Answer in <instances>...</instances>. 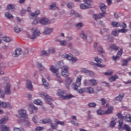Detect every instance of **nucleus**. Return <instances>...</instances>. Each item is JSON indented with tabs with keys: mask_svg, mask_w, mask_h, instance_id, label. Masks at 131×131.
Listing matches in <instances>:
<instances>
[{
	"mask_svg": "<svg viewBox=\"0 0 131 131\" xmlns=\"http://www.w3.org/2000/svg\"><path fill=\"white\" fill-rule=\"evenodd\" d=\"M62 69L61 74L63 77H65L67 79L66 80V86L68 88V85H70L71 84V82H72V80L71 78L69 77V71L68 70V67L67 66H63L61 68Z\"/></svg>",
	"mask_w": 131,
	"mask_h": 131,
	"instance_id": "nucleus-1",
	"label": "nucleus"
},
{
	"mask_svg": "<svg viewBox=\"0 0 131 131\" xmlns=\"http://www.w3.org/2000/svg\"><path fill=\"white\" fill-rule=\"evenodd\" d=\"M99 8L102 13H100L98 15L94 14L93 17L95 20H97V19H101L106 16V9H107V6L103 3H100L99 5Z\"/></svg>",
	"mask_w": 131,
	"mask_h": 131,
	"instance_id": "nucleus-2",
	"label": "nucleus"
},
{
	"mask_svg": "<svg viewBox=\"0 0 131 131\" xmlns=\"http://www.w3.org/2000/svg\"><path fill=\"white\" fill-rule=\"evenodd\" d=\"M57 96L59 98H62L63 100H68V99H71L73 98V96L70 94L69 95H66V91H64L61 89H58L57 93Z\"/></svg>",
	"mask_w": 131,
	"mask_h": 131,
	"instance_id": "nucleus-3",
	"label": "nucleus"
},
{
	"mask_svg": "<svg viewBox=\"0 0 131 131\" xmlns=\"http://www.w3.org/2000/svg\"><path fill=\"white\" fill-rule=\"evenodd\" d=\"M31 31L33 32L32 36H31L29 34H27L28 37L31 39H35V38L40 35V31L37 29L36 28H32L31 29Z\"/></svg>",
	"mask_w": 131,
	"mask_h": 131,
	"instance_id": "nucleus-4",
	"label": "nucleus"
},
{
	"mask_svg": "<svg viewBox=\"0 0 131 131\" xmlns=\"http://www.w3.org/2000/svg\"><path fill=\"white\" fill-rule=\"evenodd\" d=\"M81 79H82V76L79 75L77 77L76 82L72 84V88L74 91H77L81 85Z\"/></svg>",
	"mask_w": 131,
	"mask_h": 131,
	"instance_id": "nucleus-5",
	"label": "nucleus"
},
{
	"mask_svg": "<svg viewBox=\"0 0 131 131\" xmlns=\"http://www.w3.org/2000/svg\"><path fill=\"white\" fill-rule=\"evenodd\" d=\"M40 96L41 98H43L45 99V100L48 102V104L50 105L52 108H54V105H53V103H51V102H53V98L48 95H47V94L43 93L40 94Z\"/></svg>",
	"mask_w": 131,
	"mask_h": 131,
	"instance_id": "nucleus-6",
	"label": "nucleus"
},
{
	"mask_svg": "<svg viewBox=\"0 0 131 131\" xmlns=\"http://www.w3.org/2000/svg\"><path fill=\"white\" fill-rule=\"evenodd\" d=\"M113 110L114 108L113 107V106H110L108 107L107 110L105 112H104L102 111V110L100 109L97 111V114H98V115H104V114H110V113H112V112H113Z\"/></svg>",
	"mask_w": 131,
	"mask_h": 131,
	"instance_id": "nucleus-7",
	"label": "nucleus"
},
{
	"mask_svg": "<svg viewBox=\"0 0 131 131\" xmlns=\"http://www.w3.org/2000/svg\"><path fill=\"white\" fill-rule=\"evenodd\" d=\"M94 61L97 62V63H95L93 62H91L90 64L91 65H95V66H97V67H99L100 68H103V67H105V65L101 64L103 60L101 58H99L98 57H95L94 58Z\"/></svg>",
	"mask_w": 131,
	"mask_h": 131,
	"instance_id": "nucleus-8",
	"label": "nucleus"
},
{
	"mask_svg": "<svg viewBox=\"0 0 131 131\" xmlns=\"http://www.w3.org/2000/svg\"><path fill=\"white\" fill-rule=\"evenodd\" d=\"M85 4H82L80 5V9H89V8H92V1L91 0H83Z\"/></svg>",
	"mask_w": 131,
	"mask_h": 131,
	"instance_id": "nucleus-9",
	"label": "nucleus"
},
{
	"mask_svg": "<svg viewBox=\"0 0 131 131\" xmlns=\"http://www.w3.org/2000/svg\"><path fill=\"white\" fill-rule=\"evenodd\" d=\"M62 58H66L67 60H69L70 61H71L72 63H75L76 61H77V58L76 57H73V55H68L66 53H64L61 55Z\"/></svg>",
	"mask_w": 131,
	"mask_h": 131,
	"instance_id": "nucleus-10",
	"label": "nucleus"
},
{
	"mask_svg": "<svg viewBox=\"0 0 131 131\" xmlns=\"http://www.w3.org/2000/svg\"><path fill=\"white\" fill-rule=\"evenodd\" d=\"M98 82L97 80H95L94 79H90L89 80H84V85H96Z\"/></svg>",
	"mask_w": 131,
	"mask_h": 131,
	"instance_id": "nucleus-11",
	"label": "nucleus"
},
{
	"mask_svg": "<svg viewBox=\"0 0 131 131\" xmlns=\"http://www.w3.org/2000/svg\"><path fill=\"white\" fill-rule=\"evenodd\" d=\"M18 113L20 116V118H23V119L28 118V115L26 113V111L21 109L18 111Z\"/></svg>",
	"mask_w": 131,
	"mask_h": 131,
	"instance_id": "nucleus-12",
	"label": "nucleus"
},
{
	"mask_svg": "<svg viewBox=\"0 0 131 131\" xmlns=\"http://www.w3.org/2000/svg\"><path fill=\"white\" fill-rule=\"evenodd\" d=\"M55 48H52L51 49H49L48 51H42L41 52V56H49L50 54H54L55 53Z\"/></svg>",
	"mask_w": 131,
	"mask_h": 131,
	"instance_id": "nucleus-13",
	"label": "nucleus"
},
{
	"mask_svg": "<svg viewBox=\"0 0 131 131\" xmlns=\"http://www.w3.org/2000/svg\"><path fill=\"white\" fill-rule=\"evenodd\" d=\"M31 8L30 7H28L27 8V12H29V14L30 15V16H32V17H37L38 16L39 14H40V12L39 10H36L35 11V13L31 12Z\"/></svg>",
	"mask_w": 131,
	"mask_h": 131,
	"instance_id": "nucleus-14",
	"label": "nucleus"
},
{
	"mask_svg": "<svg viewBox=\"0 0 131 131\" xmlns=\"http://www.w3.org/2000/svg\"><path fill=\"white\" fill-rule=\"evenodd\" d=\"M80 36L83 39H86L87 42L88 43H91V42L92 40V39L91 37H88L86 38V36L84 34V32L83 31H82L81 33L80 34Z\"/></svg>",
	"mask_w": 131,
	"mask_h": 131,
	"instance_id": "nucleus-15",
	"label": "nucleus"
},
{
	"mask_svg": "<svg viewBox=\"0 0 131 131\" xmlns=\"http://www.w3.org/2000/svg\"><path fill=\"white\" fill-rule=\"evenodd\" d=\"M127 31V30L125 29H122L121 30H115L112 31V33L114 36H117L119 32H122V33H124Z\"/></svg>",
	"mask_w": 131,
	"mask_h": 131,
	"instance_id": "nucleus-16",
	"label": "nucleus"
},
{
	"mask_svg": "<svg viewBox=\"0 0 131 131\" xmlns=\"http://www.w3.org/2000/svg\"><path fill=\"white\" fill-rule=\"evenodd\" d=\"M4 91L6 95H11V84H10V83H6Z\"/></svg>",
	"mask_w": 131,
	"mask_h": 131,
	"instance_id": "nucleus-17",
	"label": "nucleus"
},
{
	"mask_svg": "<svg viewBox=\"0 0 131 131\" xmlns=\"http://www.w3.org/2000/svg\"><path fill=\"white\" fill-rule=\"evenodd\" d=\"M0 107H2V108H9V109H11L12 108V106L10 103L8 102H4L0 100Z\"/></svg>",
	"mask_w": 131,
	"mask_h": 131,
	"instance_id": "nucleus-18",
	"label": "nucleus"
},
{
	"mask_svg": "<svg viewBox=\"0 0 131 131\" xmlns=\"http://www.w3.org/2000/svg\"><path fill=\"white\" fill-rule=\"evenodd\" d=\"M39 23L42 25H48L51 23V21L48 18H43L40 19Z\"/></svg>",
	"mask_w": 131,
	"mask_h": 131,
	"instance_id": "nucleus-19",
	"label": "nucleus"
},
{
	"mask_svg": "<svg viewBox=\"0 0 131 131\" xmlns=\"http://www.w3.org/2000/svg\"><path fill=\"white\" fill-rule=\"evenodd\" d=\"M23 52L22 51V49L20 48L16 49L15 51V53L12 54L13 57L17 58V57H19L21 54H22Z\"/></svg>",
	"mask_w": 131,
	"mask_h": 131,
	"instance_id": "nucleus-20",
	"label": "nucleus"
},
{
	"mask_svg": "<svg viewBox=\"0 0 131 131\" xmlns=\"http://www.w3.org/2000/svg\"><path fill=\"white\" fill-rule=\"evenodd\" d=\"M50 70L53 72V73H55L56 74V77H60L61 76L60 74H59L58 69H56L54 66H51L50 68Z\"/></svg>",
	"mask_w": 131,
	"mask_h": 131,
	"instance_id": "nucleus-21",
	"label": "nucleus"
},
{
	"mask_svg": "<svg viewBox=\"0 0 131 131\" xmlns=\"http://www.w3.org/2000/svg\"><path fill=\"white\" fill-rule=\"evenodd\" d=\"M29 106L31 108L30 110V114H33V113H36V112H37V111L38 110L37 107L33 105V104H30Z\"/></svg>",
	"mask_w": 131,
	"mask_h": 131,
	"instance_id": "nucleus-22",
	"label": "nucleus"
},
{
	"mask_svg": "<svg viewBox=\"0 0 131 131\" xmlns=\"http://www.w3.org/2000/svg\"><path fill=\"white\" fill-rule=\"evenodd\" d=\"M108 50L110 51H118L119 50V47L115 44H111L108 47Z\"/></svg>",
	"mask_w": 131,
	"mask_h": 131,
	"instance_id": "nucleus-23",
	"label": "nucleus"
},
{
	"mask_svg": "<svg viewBox=\"0 0 131 131\" xmlns=\"http://www.w3.org/2000/svg\"><path fill=\"white\" fill-rule=\"evenodd\" d=\"M123 97H124V94L121 93L118 96H117L115 98V100L117 103H118V102H121V101H122V99H123Z\"/></svg>",
	"mask_w": 131,
	"mask_h": 131,
	"instance_id": "nucleus-24",
	"label": "nucleus"
},
{
	"mask_svg": "<svg viewBox=\"0 0 131 131\" xmlns=\"http://www.w3.org/2000/svg\"><path fill=\"white\" fill-rule=\"evenodd\" d=\"M81 72L82 73H86V74H88V75H90L91 76L94 75V73L93 72L88 70L85 68H82L81 70Z\"/></svg>",
	"mask_w": 131,
	"mask_h": 131,
	"instance_id": "nucleus-25",
	"label": "nucleus"
},
{
	"mask_svg": "<svg viewBox=\"0 0 131 131\" xmlns=\"http://www.w3.org/2000/svg\"><path fill=\"white\" fill-rule=\"evenodd\" d=\"M26 86L28 90L29 91H32L33 87L32 86V83L31 82V81L29 80H27Z\"/></svg>",
	"mask_w": 131,
	"mask_h": 131,
	"instance_id": "nucleus-26",
	"label": "nucleus"
},
{
	"mask_svg": "<svg viewBox=\"0 0 131 131\" xmlns=\"http://www.w3.org/2000/svg\"><path fill=\"white\" fill-rule=\"evenodd\" d=\"M116 79H118V76L116 74L114 75V76L111 77L108 80L110 81V82H113V81H115Z\"/></svg>",
	"mask_w": 131,
	"mask_h": 131,
	"instance_id": "nucleus-27",
	"label": "nucleus"
},
{
	"mask_svg": "<svg viewBox=\"0 0 131 131\" xmlns=\"http://www.w3.org/2000/svg\"><path fill=\"white\" fill-rule=\"evenodd\" d=\"M53 31V29L49 28H45L44 30V32H43V34H50L51 32Z\"/></svg>",
	"mask_w": 131,
	"mask_h": 131,
	"instance_id": "nucleus-28",
	"label": "nucleus"
},
{
	"mask_svg": "<svg viewBox=\"0 0 131 131\" xmlns=\"http://www.w3.org/2000/svg\"><path fill=\"white\" fill-rule=\"evenodd\" d=\"M9 120V118L7 116H5L4 118H2L0 120V124H4V123H6L7 121Z\"/></svg>",
	"mask_w": 131,
	"mask_h": 131,
	"instance_id": "nucleus-29",
	"label": "nucleus"
},
{
	"mask_svg": "<svg viewBox=\"0 0 131 131\" xmlns=\"http://www.w3.org/2000/svg\"><path fill=\"white\" fill-rule=\"evenodd\" d=\"M40 122L41 123H43L44 124H46L47 123H52V120L51 119H44L40 120Z\"/></svg>",
	"mask_w": 131,
	"mask_h": 131,
	"instance_id": "nucleus-30",
	"label": "nucleus"
},
{
	"mask_svg": "<svg viewBox=\"0 0 131 131\" xmlns=\"http://www.w3.org/2000/svg\"><path fill=\"white\" fill-rule=\"evenodd\" d=\"M3 40H4V41H5V42H11L12 39V38H10V37L4 36L3 37Z\"/></svg>",
	"mask_w": 131,
	"mask_h": 131,
	"instance_id": "nucleus-31",
	"label": "nucleus"
},
{
	"mask_svg": "<svg viewBox=\"0 0 131 131\" xmlns=\"http://www.w3.org/2000/svg\"><path fill=\"white\" fill-rule=\"evenodd\" d=\"M86 93H89V94H92L94 93V88L92 87H88L85 88Z\"/></svg>",
	"mask_w": 131,
	"mask_h": 131,
	"instance_id": "nucleus-32",
	"label": "nucleus"
},
{
	"mask_svg": "<svg viewBox=\"0 0 131 131\" xmlns=\"http://www.w3.org/2000/svg\"><path fill=\"white\" fill-rule=\"evenodd\" d=\"M1 131H10V128L5 125H2L1 127Z\"/></svg>",
	"mask_w": 131,
	"mask_h": 131,
	"instance_id": "nucleus-33",
	"label": "nucleus"
},
{
	"mask_svg": "<svg viewBox=\"0 0 131 131\" xmlns=\"http://www.w3.org/2000/svg\"><path fill=\"white\" fill-rule=\"evenodd\" d=\"M125 119H126L127 122H130L131 123V116L130 114H127L125 116Z\"/></svg>",
	"mask_w": 131,
	"mask_h": 131,
	"instance_id": "nucleus-34",
	"label": "nucleus"
},
{
	"mask_svg": "<svg viewBox=\"0 0 131 131\" xmlns=\"http://www.w3.org/2000/svg\"><path fill=\"white\" fill-rule=\"evenodd\" d=\"M49 9L50 10H59V8L56 6V4L55 3L50 5Z\"/></svg>",
	"mask_w": 131,
	"mask_h": 131,
	"instance_id": "nucleus-35",
	"label": "nucleus"
},
{
	"mask_svg": "<svg viewBox=\"0 0 131 131\" xmlns=\"http://www.w3.org/2000/svg\"><path fill=\"white\" fill-rule=\"evenodd\" d=\"M34 104H36V105H39L40 106H42V101H40L39 99H36L34 101Z\"/></svg>",
	"mask_w": 131,
	"mask_h": 131,
	"instance_id": "nucleus-36",
	"label": "nucleus"
},
{
	"mask_svg": "<svg viewBox=\"0 0 131 131\" xmlns=\"http://www.w3.org/2000/svg\"><path fill=\"white\" fill-rule=\"evenodd\" d=\"M123 129L126 131H131L130 127L126 124H124L123 126Z\"/></svg>",
	"mask_w": 131,
	"mask_h": 131,
	"instance_id": "nucleus-37",
	"label": "nucleus"
},
{
	"mask_svg": "<svg viewBox=\"0 0 131 131\" xmlns=\"http://www.w3.org/2000/svg\"><path fill=\"white\" fill-rule=\"evenodd\" d=\"M42 81L43 82V85H45L46 89H48L49 88V82H47V80L46 79L42 78Z\"/></svg>",
	"mask_w": 131,
	"mask_h": 131,
	"instance_id": "nucleus-38",
	"label": "nucleus"
},
{
	"mask_svg": "<svg viewBox=\"0 0 131 131\" xmlns=\"http://www.w3.org/2000/svg\"><path fill=\"white\" fill-rule=\"evenodd\" d=\"M122 125H123V120H119V126H118V129L120 130V129H122L123 127H122Z\"/></svg>",
	"mask_w": 131,
	"mask_h": 131,
	"instance_id": "nucleus-39",
	"label": "nucleus"
},
{
	"mask_svg": "<svg viewBox=\"0 0 131 131\" xmlns=\"http://www.w3.org/2000/svg\"><path fill=\"white\" fill-rule=\"evenodd\" d=\"M37 67L41 71H42L45 70V68L42 66L41 63L38 62L37 64Z\"/></svg>",
	"mask_w": 131,
	"mask_h": 131,
	"instance_id": "nucleus-40",
	"label": "nucleus"
},
{
	"mask_svg": "<svg viewBox=\"0 0 131 131\" xmlns=\"http://www.w3.org/2000/svg\"><path fill=\"white\" fill-rule=\"evenodd\" d=\"M112 26L113 27H119V26H121V25H120V24H119L117 21H113L112 23Z\"/></svg>",
	"mask_w": 131,
	"mask_h": 131,
	"instance_id": "nucleus-41",
	"label": "nucleus"
},
{
	"mask_svg": "<svg viewBox=\"0 0 131 131\" xmlns=\"http://www.w3.org/2000/svg\"><path fill=\"white\" fill-rule=\"evenodd\" d=\"M70 14L71 15H75L76 17H80V15H79L76 11H74V10H72L71 11Z\"/></svg>",
	"mask_w": 131,
	"mask_h": 131,
	"instance_id": "nucleus-42",
	"label": "nucleus"
},
{
	"mask_svg": "<svg viewBox=\"0 0 131 131\" xmlns=\"http://www.w3.org/2000/svg\"><path fill=\"white\" fill-rule=\"evenodd\" d=\"M5 16L8 18V19H12L13 18V15H12L11 13L9 12H6L5 14Z\"/></svg>",
	"mask_w": 131,
	"mask_h": 131,
	"instance_id": "nucleus-43",
	"label": "nucleus"
},
{
	"mask_svg": "<svg viewBox=\"0 0 131 131\" xmlns=\"http://www.w3.org/2000/svg\"><path fill=\"white\" fill-rule=\"evenodd\" d=\"M14 30L16 32V33H20V32H21V28H20L18 26L15 27L14 28Z\"/></svg>",
	"mask_w": 131,
	"mask_h": 131,
	"instance_id": "nucleus-44",
	"label": "nucleus"
},
{
	"mask_svg": "<svg viewBox=\"0 0 131 131\" xmlns=\"http://www.w3.org/2000/svg\"><path fill=\"white\" fill-rule=\"evenodd\" d=\"M55 121L57 124H60V125H62V126H64V125H65V123H64V122L60 121L58 120V119H55Z\"/></svg>",
	"mask_w": 131,
	"mask_h": 131,
	"instance_id": "nucleus-45",
	"label": "nucleus"
},
{
	"mask_svg": "<svg viewBox=\"0 0 131 131\" xmlns=\"http://www.w3.org/2000/svg\"><path fill=\"white\" fill-rule=\"evenodd\" d=\"M78 93L79 94H83V93H86L85 88H82V89H79L78 90Z\"/></svg>",
	"mask_w": 131,
	"mask_h": 131,
	"instance_id": "nucleus-46",
	"label": "nucleus"
},
{
	"mask_svg": "<svg viewBox=\"0 0 131 131\" xmlns=\"http://www.w3.org/2000/svg\"><path fill=\"white\" fill-rule=\"evenodd\" d=\"M15 7L14 6H13L11 4H9L7 7V10H8V11H11V10H13Z\"/></svg>",
	"mask_w": 131,
	"mask_h": 131,
	"instance_id": "nucleus-47",
	"label": "nucleus"
},
{
	"mask_svg": "<svg viewBox=\"0 0 131 131\" xmlns=\"http://www.w3.org/2000/svg\"><path fill=\"white\" fill-rule=\"evenodd\" d=\"M105 75L107 76H111V75H112L113 74V70H110L108 72H105L104 73Z\"/></svg>",
	"mask_w": 131,
	"mask_h": 131,
	"instance_id": "nucleus-48",
	"label": "nucleus"
},
{
	"mask_svg": "<svg viewBox=\"0 0 131 131\" xmlns=\"http://www.w3.org/2000/svg\"><path fill=\"white\" fill-rule=\"evenodd\" d=\"M32 120L34 123H37V120H38V117H37V116H34L33 117Z\"/></svg>",
	"mask_w": 131,
	"mask_h": 131,
	"instance_id": "nucleus-49",
	"label": "nucleus"
},
{
	"mask_svg": "<svg viewBox=\"0 0 131 131\" xmlns=\"http://www.w3.org/2000/svg\"><path fill=\"white\" fill-rule=\"evenodd\" d=\"M122 62V66H126L127 65V63L128 61L127 60H123L121 61Z\"/></svg>",
	"mask_w": 131,
	"mask_h": 131,
	"instance_id": "nucleus-50",
	"label": "nucleus"
},
{
	"mask_svg": "<svg viewBox=\"0 0 131 131\" xmlns=\"http://www.w3.org/2000/svg\"><path fill=\"white\" fill-rule=\"evenodd\" d=\"M116 124V122H115V121L114 120L112 121L110 123V125L111 127H114Z\"/></svg>",
	"mask_w": 131,
	"mask_h": 131,
	"instance_id": "nucleus-51",
	"label": "nucleus"
},
{
	"mask_svg": "<svg viewBox=\"0 0 131 131\" xmlns=\"http://www.w3.org/2000/svg\"><path fill=\"white\" fill-rule=\"evenodd\" d=\"M38 22H39V19L36 18V19L33 21L32 24L33 25H37V24H38Z\"/></svg>",
	"mask_w": 131,
	"mask_h": 131,
	"instance_id": "nucleus-52",
	"label": "nucleus"
},
{
	"mask_svg": "<svg viewBox=\"0 0 131 131\" xmlns=\"http://www.w3.org/2000/svg\"><path fill=\"white\" fill-rule=\"evenodd\" d=\"M43 127H37L35 131H42L43 130Z\"/></svg>",
	"mask_w": 131,
	"mask_h": 131,
	"instance_id": "nucleus-53",
	"label": "nucleus"
},
{
	"mask_svg": "<svg viewBox=\"0 0 131 131\" xmlns=\"http://www.w3.org/2000/svg\"><path fill=\"white\" fill-rule=\"evenodd\" d=\"M122 51H123V49H121L117 53V55L118 56H119V57H121V55H122Z\"/></svg>",
	"mask_w": 131,
	"mask_h": 131,
	"instance_id": "nucleus-54",
	"label": "nucleus"
},
{
	"mask_svg": "<svg viewBox=\"0 0 131 131\" xmlns=\"http://www.w3.org/2000/svg\"><path fill=\"white\" fill-rule=\"evenodd\" d=\"M14 131H25L24 130V129L23 128H17V127H15L14 128Z\"/></svg>",
	"mask_w": 131,
	"mask_h": 131,
	"instance_id": "nucleus-55",
	"label": "nucleus"
},
{
	"mask_svg": "<svg viewBox=\"0 0 131 131\" xmlns=\"http://www.w3.org/2000/svg\"><path fill=\"white\" fill-rule=\"evenodd\" d=\"M98 51L101 54H103V53H104V51L103 50V48L102 47H99L98 48Z\"/></svg>",
	"mask_w": 131,
	"mask_h": 131,
	"instance_id": "nucleus-56",
	"label": "nucleus"
},
{
	"mask_svg": "<svg viewBox=\"0 0 131 131\" xmlns=\"http://www.w3.org/2000/svg\"><path fill=\"white\" fill-rule=\"evenodd\" d=\"M96 105L97 104H96L95 102L90 103L88 104V106H89V107H96Z\"/></svg>",
	"mask_w": 131,
	"mask_h": 131,
	"instance_id": "nucleus-57",
	"label": "nucleus"
},
{
	"mask_svg": "<svg viewBox=\"0 0 131 131\" xmlns=\"http://www.w3.org/2000/svg\"><path fill=\"white\" fill-rule=\"evenodd\" d=\"M117 116H118V118H119L120 119H123V116H122L121 113H118Z\"/></svg>",
	"mask_w": 131,
	"mask_h": 131,
	"instance_id": "nucleus-58",
	"label": "nucleus"
},
{
	"mask_svg": "<svg viewBox=\"0 0 131 131\" xmlns=\"http://www.w3.org/2000/svg\"><path fill=\"white\" fill-rule=\"evenodd\" d=\"M72 6H73V3L70 2L68 4V8L69 9H72Z\"/></svg>",
	"mask_w": 131,
	"mask_h": 131,
	"instance_id": "nucleus-59",
	"label": "nucleus"
},
{
	"mask_svg": "<svg viewBox=\"0 0 131 131\" xmlns=\"http://www.w3.org/2000/svg\"><path fill=\"white\" fill-rule=\"evenodd\" d=\"M25 13H26V10H25L23 9L20 11V14L21 16H24Z\"/></svg>",
	"mask_w": 131,
	"mask_h": 131,
	"instance_id": "nucleus-60",
	"label": "nucleus"
},
{
	"mask_svg": "<svg viewBox=\"0 0 131 131\" xmlns=\"http://www.w3.org/2000/svg\"><path fill=\"white\" fill-rule=\"evenodd\" d=\"M113 58L114 61H116V60H117V59L119 60V58H120V57L119 56H113Z\"/></svg>",
	"mask_w": 131,
	"mask_h": 131,
	"instance_id": "nucleus-61",
	"label": "nucleus"
},
{
	"mask_svg": "<svg viewBox=\"0 0 131 131\" xmlns=\"http://www.w3.org/2000/svg\"><path fill=\"white\" fill-rule=\"evenodd\" d=\"M66 43L67 42H66V41L65 40L60 41V46H65Z\"/></svg>",
	"mask_w": 131,
	"mask_h": 131,
	"instance_id": "nucleus-62",
	"label": "nucleus"
},
{
	"mask_svg": "<svg viewBox=\"0 0 131 131\" xmlns=\"http://www.w3.org/2000/svg\"><path fill=\"white\" fill-rule=\"evenodd\" d=\"M100 101L101 102V105H105V104H106V100H105V99L102 98L100 99Z\"/></svg>",
	"mask_w": 131,
	"mask_h": 131,
	"instance_id": "nucleus-63",
	"label": "nucleus"
},
{
	"mask_svg": "<svg viewBox=\"0 0 131 131\" xmlns=\"http://www.w3.org/2000/svg\"><path fill=\"white\" fill-rule=\"evenodd\" d=\"M76 27H82V23H79L76 25Z\"/></svg>",
	"mask_w": 131,
	"mask_h": 131,
	"instance_id": "nucleus-64",
	"label": "nucleus"
}]
</instances>
